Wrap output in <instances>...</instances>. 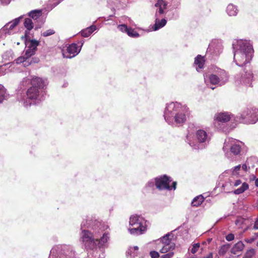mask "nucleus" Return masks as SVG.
<instances>
[{
    "label": "nucleus",
    "instance_id": "8fccbe9b",
    "mask_svg": "<svg viewBox=\"0 0 258 258\" xmlns=\"http://www.w3.org/2000/svg\"><path fill=\"white\" fill-rule=\"evenodd\" d=\"M174 255L173 252H169L163 255L161 258H171Z\"/></svg>",
    "mask_w": 258,
    "mask_h": 258
},
{
    "label": "nucleus",
    "instance_id": "9d476101",
    "mask_svg": "<svg viewBox=\"0 0 258 258\" xmlns=\"http://www.w3.org/2000/svg\"><path fill=\"white\" fill-rule=\"evenodd\" d=\"M130 225L132 228H130L128 230L132 235H140L146 231V221L140 216H132L130 219Z\"/></svg>",
    "mask_w": 258,
    "mask_h": 258
},
{
    "label": "nucleus",
    "instance_id": "49530a36",
    "mask_svg": "<svg viewBox=\"0 0 258 258\" xmlns=\"http://www.w3.org/2000/svg\"><path fill=\"white\" fill-rule=\"evenodd\" d=\"M29 61L28 62H31V64L32 63H38L39 61V59L38 57H34L31 58V56H29Z\"/></svg>",
    "mask_w": 258,
    "mask_h": 258
},
{
    "label": "nucleus",
    "instance_id": "052dcab7",
    "mask_svg": "<svg viewBox=\"0 0 258 258\" xmlns=\"http://www.w3.org/2000/svg\"><path fill=\"white\" fill-rule=\"evenodd\" d=\"M98 258H104V255H103V254H102V256H100H100H99V257Z\"/></svg>",
    "mask_w": 258,
    "mask_h": 258
},
{
    "label": "nucleus",
    "instance_id": "58836bf2",
    "mask_svg": "<svg viewBox=\"0 0 258 258\" xmlns=\"http://www.w3.org/2000/svg\"><path fill=\"white\" fill-rule=\"evenodd\" d=\"M255 253L254 249H250L246 251L243 258H251Z\"/></svg>",
    "mask_w": 258,
    "mask_h": 258
},
{
    "label": "nucleus",
    "instance_id": "4d7b16f0",
    "mask_svg": "<svg viewBox=\"0 0 258 258\" xmlns=\"http://www.w3.org/2000/svg\"><path fill=\"white\" fill-rule=\"evenodd\" d=\"M241 168H242L244 171H246L247 170V166L245 164H243L242 166H241Z\"/></svg>",
    "mask_w": 258,
    "mask_h": 258
},
{
    "label": "nucleus",
    "instance_id": "393cba45",
    "mask_svg": "<svg viewBox=\"0 0 258 258\" xmlns=\"http://www.w3.org/2000/svg\"><path fill=\"white\" fill-rule=\"evenodd\" d=\"M29 57H27L25 54L19 57L15 60V62L17 64H20L23 63V66L24 67H28L31 65V62H28Z\"/></svg>",
    "mask_w": 258,
    "mask_h": 258
},
{
    "label": "nucleus",
    "instance_id": "ea45409f",
    "mask_svg": "<svg viewBox=\"0 0 258 258\" xmlns=\"http://www.w3.org/2000/svg\"><path fill=\"white\" fill-rule=\"evenodd\" d=\"M54 33H55V31L53 29H50L47 30L46 31H45L43 32H42L41 35L43 36V37H48L49 36L54 34Z\"/></svg>",
    "mask_w": 258,
    "mask_h": 258
},
{
    "label": "nucleus",
    "instance_id": "473e14b6",
    "mask_svg": "<svg viewBox=\"0 0 258 258\" xmlns=\"http://www.w3.org/2000/svg\"><path fill=\"white\" fill-rule=\"evenodd\" d=\"M23 24L25 28L29 30H31L34 27L32 20L30 18H25Z\"/></svg>",
    "mask_w": 258,
    "mask_h": 258
},
{
    "label": "nucleus",
    "instance_id": "f257e3e1",
    "mask_svg": "<svg viewBox=\"0 0 258 258\" xmlns=\"http://www.w3.org/2000/svg\"><path fill=\"white\" fill-rule=\"evenodd\" d=\"M45 86V81L40 78H24L16 90L17 99L25 107L36 104L44 99Z\"/></svg>",
    "mask_w": 258,
    "mask_h": 258
},
{
    "label": "nucleus",
    "instance_id": "09e8293b",
    "mask_svg": "<svg viewBox=\"0 0 258 258\" xmlns=\"http://www.w3.org/2000/svg\"><path fill=\"white\" fill-rule=\"evenodd\" d=\"M225 238L227 241H231L234 239V235L232 233H229L226 236Z\"/></svg>",
    "mask_w": 258,
    "mask_h": 258
},
{
    "label": "nucleus",
    "instance_id": "cd10ccee",
    "mask_svg": "<svg viewBox=\"0 0 258 258\" xmlns=\"http://www.w3.org/2000/svg\"><path fill=\"white\" fill-rule=\"evenodd\" d=\"M30 18L34 20H36L42 15L41 10H34L30 11L28 14Z\"/></svg>",
    "mask_w": 258,
    "mask_h": 258
},
{
    "label": "nucleus",
    "instance_id": "c756f323",
    "mask_svg": "<svg viewBox=\"0 0 258 258\" xmlns=\"http://www.w3.org/2000/svg\"><path fill=\"white\" fill-rule=\"evenodd\" d=\"M23 16H21L19 17L14 19L13 21L7 23L6 24H9L8 27V29L11 32V30L13 29L19 23L21 19L23 18Z\"/></svg>",
    "mask_w": 258,
    "mask_h": 258
},
{
    "label": "nucleus",
    "instance_id": "f8f14e48",
    "mask_svg": "<svg viewBox=\"0 0 258 258\" xmlns=\"http://www.w3.org/2000/svg\"><path fill=\"white\" fill-rule=\"evenodd\" d=\"M83 44V42H81V44L79 47L78 46L77 44L75 43L69 44L68 46V44H66V49H64V47L61 49V52L63 57L67 58H72L74 57L80 52Z\"/></svg>",
    "mask_w": 258,
    "mask_h": 258
},
{
    "label": "nucleus",
    "instance_id": "423d86ee",
    "mask_svg": "<svg viewBox=\"0 0 258 258\" xmlns=\"http://www.w3.org/2000/svg\"><path fill=\"white\" fill-rule=\"evenodd\" d=\"M74 247L70 245H57L50 251L49 258H77Z\"/></svg>",
    "mask_w": 258,
    "mask_h": 258
},
{
    "label": "nucleus",
    "instance_id": "2eb2a0df",
    "mask_svg": "<svg viewBox=\"0 0 258 258\" xmlns=\"http://www.w3.org/2000/svg\"><path fill=\"white\" fill-rule=\"evenodd\" d=\"M171 181V177L166 174L156 177V188L159 190H171L169 185Z\"/></svg>",
    "mask_w": 258,
    "mask_h": 258
},
{
    "label": "nucleus",
    "instance_id": "7ed1b4c3",
    "mask_svg": "<svg viewBox=\"0 0 258 258\" xmlns=\"http://www.w3.org/2000/svg\"><path fill=\"white\" fill-rule=\"evenodd\" d=\"M234 61L236 65L243 67L250 63L253 54L252 44L249 40L236 39L232 42Z\"/></svg>",
    "mask_w": 258,
    "mask_h": 258
},
{
    "label": "nucleus",
    "instance_id": "c85d7f7f",
    "mask_svg": "<svg viewBox=\"0 0 258 258\" xmlns=\"http://www.w3.org/2000/svg\"><path fill=\"white\" fill-rule=\"evenodd\" d=\"M23 16H21L19 17L14 19L13 21L7 23L6 24H9L8 27V29L11 32V30L13 29L19 23L21 19L23 18Z\"/></svg>",
    "mask_w": 258,
    "mask_h": 258
},
{
    "label": "nucleus",
    "instance_id": "c9c22d12",
    "mask_svg": "<svg viewBox=\"0 0 258 258\" xmlns=\"http://www.w3.org/2000/svg\"><path fill=\"white\" fill-rule=\"evenodd\" d=\"M130 37L133 38H137L140 36L139 33H138L136 31H135L134 29L132 28H129L128 31L126 33Z\"/></svg>",
    "mask_w": 258,
    "mask_h": 258
},
{
    "label": "nucleus",
    "instance_id": "4468645a",
    "mask_svg": "<svg viewBox=\"0 0 258 258\" xmlns=\"http://www.w3.org/2000/svg\"><path fill=\"white\" fill-rule=\"evenodd\" d=\"M233 183V181L231 179H228L227 181L223 184L222 188L225 192H233L235 195H239L243 193L248 188V184L246 182H244L239 188L232 191V189L234 187Z\"/></svg>",
    "mask_w": 258,
    "mask_h": 258
},
{
    "label": "nucleus",
    "instance_id": "864d4df0",
    "mask_svg": "<svg viewBox=\"0 0 258 258\" xmlns=\"http://www.w3.org/2000/svg\"><path fill=\"white\" fill-rule=\"evenodd\" d=\"M1 4L3 5H8L11 2V0H0Z\"/></svg>",
    "mask_w": 258,
    "mask_h": 258
},
{
    "label": "nucleus",
    "instance_id": "7c9ffc66",
    "mask_svg": "<svg viewBox=\"0 0 258 258\" xmlns=\"http://www.w3.org/2000/svg\"><path fill=\"white\" fill-rule=\"evenodd\" d=\"M9 24H6L1 30H0V41L5 39L7 35H10L11 32L8 29V27Z\"/></svg>",
    "mask_w": 258,
    "mask_h": 258
},
{
    "label": "nucleus",
    "instance_id": "6e6d98bb",
    "mask_svg": "<svg viewBox=\"0 0 258 258\" xmlns=\"http://www.w3.org/2000/svg\"><path fill=\"white\" fill-rule=\"evenodd\" d=\"M213 255L212 252L209 253L207 255L204 257V258H213Z\"/></svg>",
    "mask_w": 258,
    "mask_h": 258
},
{
    "label": "nucleus",
    "instance_id": "f3484780",
    "mask_svg": "<svg viewBox=\"0 0 258 258\" xmlns=\"http://www.w3.org/2000/svg\"><path fill=\"white\" fill-rule=\"evenodd\" d=\"M234 116L231 113L229 112H221L215 114L214 116V120L217 122L226 123L228 121L235 122Z\"/></svg>",
    "mask_w": 258,
    "mask_h": 258
},
{
    "label": "nucleus",
    "instance_id": "4be33fe9",
    "mask_svg": "<svg viewBox=\"0 0 258 258\" xmlns=\"http://www.w3.org/2000/svg\"><path fill=\"white\" fill-rule=\"evenodd\" d=\"M244 247V244L241 241L235 244L231 249V252L233 254H237L241 252Z\"/></svg>",
    "mask_w": 258,
    "mask_h": 258
},
{
    "label": "nucleus",
    "instance_id": "a18cd8bd",
    "mask_svg": "<svg viewBox=\"0 0 258 258\" xmlns=\"http://www.w3.org/2000/svg\"><path fill=\"white\" fill-rule=\"evenodd\" d=\"M241 168V165H238L237 166H235L232 169V173L233 175H236L238 174V171L240 170Z\"/></svg>",
    "mask_w": 258,
    "mask_h": 258
},
{
    "label": "nucleus",
    "instance_id": "0eeeda50",
    "mask_svg": "<svg viewBox=\"0 0 258 258\" xmlns=\"http://www.w3.org/2000/svg\"><path fill=\"white\" fill-rule=\"evenodd\" d=\"M235 123L254 124L258 121V109L246 108L234 118Z\"/></svg>",
    "mask_w": 258,
    "mask_h": 258
},
{
    "label": "nucleus",
    "instance_id": "79ce46f5",
    "mask_svg": "<svg viewBox=\"0 0 258 258\" xmlns=\"http://www.w3.org/2000/svg\"><path fill=\"white\" fill-rule=\"evenodd\" d=\"M117 28L120 31L127 33L130 27H128L125 24H121L119 25Z\"/></svg>",
    "mask_w": 258,
    "mask_h": 258
},
{
    "label": "nucleus",
    "instance_id": "de8ad7c7",
    "mask_svg": "<svg viewBox=\"0 0 258 258\" xmlns=\"http://www.w3.org/2000/svg\"><path fill=\"white\" fill-rule=\"evenodd\" d=\"M150 255L152 258H158L159 256V253L156 251H151L150 252Z\"/></svg>",
    "mask_w": 258,
    "mask_h": 258
},
{
    "label": "nucleus",
    "instance_id": "e2e57ef3",
    "mask_svg": "<svg viewBox=\"0 0 258 258\" xmlns=\"http://www.w3.org/2000/svg\"><path fill=\"white\" fill-rule=\"evenodd\" d=\"M256 246H258V241L257 242Z\"/></svg>",
    "mask_w": 258,
    "mask_h": 258
},
{
    "label": "nucleus",
    "instance_id": "412c9836",
    "mask_svg": "<svg viewBox=\"0 0 258 258\" xmlns=\"http://www.w3.org/2000/svg\"><path fill=\"white\" fill-rule=\"evenodd\" d=\"M161 17H155V22L152 29L154 31H157L163 27L166 24L167 21L165 19H162L160 20Z\"/></svg>",
    "mask_w": 258,
    "mask_h": 258
},
{
    "label": "nucleus",
    "instance_id": "2f4dec72",
    "mask_svg": "<svg viewBox=\"0 0 258 258\" xmlns=\"http://www.w3.org/2000/svg\"><path fill=\"white\" fill-rule=\"evenodd\" d=\"M175 248V244L170 243L168 244L163 245L162 248L160 250V252L162 253H165L167 252H171V250Z\"/></svg>",
    "mask_w": 258,
    "mask_h": 258
},
{
    "label": "nucleus",
    "instance_id": "20e7f679",
    "mask_svg": "<svg viewBox=\"0 0 258 258\" xmlns=\"http://www.w3.org/2000/svg\"><path fill=\"white\" fill-rule=\"evenodd\" d=\"M187 110V107L180 103H168L164 111L165 120L170 125H181L186 120Z\"/></svg>",
    "mask_w": 258,
    "mask_h": 258
},
{
    "label": "nucleus",
    "instance_id": "4c0bfd02",
    "mask_svg": "<svg viewBox=\"0 0 258 258\" xmlns=\"http://www.w3.org/2000/svg\"><path fill=\"white\" fill-rule=\"evenodd\" d=\"M155 186L156 187V178L149 180L146 185L147 188L149 187L152 189H153Z\"/></svg>",
    "mask_w": 258,
    "mask_h": 258
},
{
    "label": "nucleus",
    "instance_id": "bf43d9fd",
    "mask_svg": "<svg viewBox=\"0 0 258 258\" xmlns=\"http://www.w3.org/2000/svg\"><path fill=\"white\" fill-rule=\"evenodd\" d=\"M255 185L258 187V178L255 180Z\"/></svg>",
    "mask_w": 258,
    "mask_h": 258
},
{
    "label": "nucleus",
    "instance_id": "f704fd0d",
    "mask_svg": "<svg viewBox=\"0 0 258 258\" xmlns=\"http://www.w3.org/2000/svg\"><path fill=\"white\" fill-rule=\"evenodd\" d=\"M170 234L167 233L160 239V241L162 242L163 245L168 244L170 243H174L171 241V240L169 238Z\"/></svg>",
    "mask_w": 258,
    "mask_h": 258
},
{
    "label": "nucleus",
    "instance_id": "a211bd4d",
    "mask_svg": "<svg viewBox=\"0 0 258 258\" xmlns=\"http://www.w3.org/2000/svg\"><path fill=\"white\" fill-rule=\"evenodd\" d=\"M104 231V230L103 231ZM101 236L96 237V240L97 242V248L104 247L107 246L108 240L109 239V234L108 233L102 232L101 233Z\"/></svg>",
    "mask_w": 258,
    "mask_h": 258
},
{
    "label": "nucleus",
    "instance_id": "e433bc0d",
    "mask_svg": "<svg viewBox=\"0 0 258 258\" xmlns=\"http://www.w3.org/2000/svg\"><path fill=\"white\" fill-rule=\"evenodd\" d=\"M229 247L230 246L229 244L223 245L220 247V248L219 249V254L220 255H224L228 250Z\"/></svg>",
    "mask_w": 258,
    "mask_h": 258
},
{
    "label": "nucleus",
    "instance_id": "3c124183",
    "mask_svg": "<svg viewBox=\"0 0 258 258\" xmlns=\"http://www.w3.org/2000/svg\"><path fill=\"white\" fill-rule=\"evenodd\" d=\"M241 183V181L240 179H237L235 181H233V187L237 186Z\"/></svg>",
    "mask_w": 258,
    "mask_h": 258
},
{
    "label": "nucleus",
    "instance_id": "a878e982",
    "mask_svg": "<svg viewBox=\"0 0 258 258\" xmlns=\"http://www.w3.org/2000/svg\"><path fill=\"white\" fill-rule=\"evenodd\" d=\"M205 200V198L202 195H199L194 198L191 205L192 207H198L200 206Z\"/></svg>",
    "mask_w": 258,
    "mask_h": 258
},
{
    "label": "nucleus",
    "instance_id": "c03bdc74",
    "mask_svg": "<svg viewBox=\"0 0 258 258\" xmlns=\"http://www.w3.org/2000/svg\"><path fill=\"white\" fill-rule=\"evenodd\" d=\"M199 247H200V244L199 243H195L192 245V247L191 248V252L193 254L195 253L196 252H197Z\"/></svg>",
    "mask_w": 258,
    "mask_h": 258
},
{
    "label": "nucleus",
    "instance_id": "a19ab883",
    "mask_svg": "<svg viewBox=\"0 0 258 258\" xmlns=\"http://www.w3.org/2000/svg\"><path fill=\"white\" fill-rule=\"evenodd\" d=\"M258 237V233H254L250 238L245 239V241L248 243H251L253 242Z\"/></svg>",
    "mask_w": 258,
    "mask_h": 258
},
{
    "label": "nucleus",
    "instance_id": "9b49d317",
    "mask_svg": "<svg viewBox=\"0 0 258 258\" xmlns=\"http://www.w3.org/2000/svg\"><path fill=\"white\" fill-rule=\"evenodd\" d=\"M241 143L234 139L227 138L225 139L223 147L226 156L230 158V155L236 156L240 154L241 150Z\"/></svg>",
    "mask_w": 258,
    "mask_h": 258
},
{
    "label": "nucleus",
    "instance_id": "5701e85b",
    "mask_svg": "<svg viewBox=\"0 0 258 258\" xmlns=\"http://www.w3.org/2000/svg\"><path fill=\"white\" fill-rule=\"evenodd\" d=\"M195 64L196 66V70L199 72V69L203 68L205 63L204 57L201 55H198L195 59Z\"/></svg>",
    "mask_w": 258,
    "mask_h": 258
},
{
    "label": "nucleus",
    "instance_id": "603ef678",
    "mask_svg": "<svg viewBox=\"0 0 258 258\" xmlns=\"http://www.w3.org/2000/svg\"><path fill=\"white\" fill-rule=\"evenodd\" d=\"M253 229H258V218H256L253 226Z\"/></svg>",
    "mask_w": 258,
    "mask_h": 258
},
{
    "label": "nucleus",
    "instance_id": "72a5a7b5",
    "mask_svg": "<svg viewBox=\"0 0 258 258\" xmlns=\"http://www.w3.org/2000/svg\"><path fill=\"white\" fill-rule=\"evenodd\" d=\"M139 248L137 246L130 247L126 252L127 255H130L131 257H134L138 254Z\"/></svg>",
    "mask_w": 258,
    "mask_h": 258
},
{
    "label": "nucleus",
    "instance_id": "13d9d810",
    "mask_svg": "<svg viewBox=\"0 0 258 258\" xmlns=\"http://www.w3.org/2000/svg\"><path fill=\"white\" fill-rule=\"evenodd\" d=\"M41 27H42V25L37 24V25H36L35 26V27H34V29L35 30H37L39 29H40Z\"/></svg>",
    "mask_w": 258,
    "mask_h": 258
},
{
    "label": "nucleus",
    "instance_id": "aec40b11",
    "mask_svg": "<svg viewBox=\"0 0 258 258\" xmlns=\"http://www.w3.org/2000/svg\"><path fill=\"white\" fill-rule=\"evenodd\" d=\"M226 12L229 17H236L239 12L238 7L233 4H229L226 7Z\"/></svg>",
    "mask_w": 258,
    "mask_h": 258
},
{
    "label": "nucleus",
    "instance_id": "39448f33",
    "mask_svg": "<svg viewBox=\"0 0 258 258\" xmlns=\"http://www.w3.org/2000/svg\"><path fill=\"white\" fill-rule=\"evenodd\" d=\"M196 139L194 140V136L188 132L185 140L186 142L195 150L205 148L210 140V137L208 135L207 132L203 130L197 131L196 133Z\"/></svg>",
    "mask_w": 258,
    "mask_h": 258
},
{
    "label": "nucleus",
    "instance_id": "1a4fd4ad",
    "mask_svg": "<svg viewBox=\"0 0 258 258\" xmlns=\"http://www.w3.org/2000/svg\"><path fill=\"white\" fill-rule=\"evenodd\" d=\"M253 73L249 66H246L243 72L235 76V83L237 86L252 87Z\"/></svg>",
    "mask_w": 258,
    "mask_h": 258
},
{
    "label": "nucleus",
    "instance_id": "6ab92c4d",
    "mask_svg": "<svg viewBox=\"0 0 258 258\" xmlns=\"http://www.w3.org/2000/svg\"><path fill=\"white\" fill-rule=\"evenodd\" d=\"M167 4L163 0H158L155 6L158 9L156 10L155 17H161L160 15L164 13V10L167 8Z\"/></svg>",
    "mask_w": 258,
    "mask_h": 258
},
{
    "label": "nucleus",
    "instance_id": "b1692460",
    "mask_svg": "<svg viewBox=\"0 0 258 258\" xmlns=\"http://www.w3.org/2000/svg\"><path fill=\"white\" fill-rule=\"evenodd\" d=\"M97 29L95 25H92L90 27L86 28L82 30L80 33L82 36L84 37H88L93 32H94Z\"/></svg>",
    "mask_w": 258,
    "mask_h": 258
},
{
    "label": "nucleus",
    "instance_id": "5fc2aeb1",
    "mask_svg": "<svg viewBox=\"0 0 258 258\" xmlns=\"http://www.w3.org/2000/svg\"><path fill=\"white\" fill-rule=\"evenodd\" d=\"M176 184H177V183L175 181H173L172 183V185L171 186H170L171 188V190L172 189H173L174 190H175L176 188Z\"/></svg>",
    "mask_w": 258,
    "mask_h": 258
},
{
    "label": "nucleus",
    "instance_id": "bb28decb",
    "mask_svg": "<svg viewBox=\"0 0 258 258\" xmlns=\"http://www.w3.org/2000/svg\"><path fill=\"white\" fill-rule=\"evenodd\" d=\"M9 96V95L6 88L0 84V103H2L4 100H7Z\"/></svg>",
    "mask_w": 258,
    "mask_h": 258
},
{
    "label": "nucleus",
    "instance_id": "680f3d73",
    "mask_svg": "<svg viewBox=\"0 0 258 258\" xmlns=\"http://www.w3.org/2000/svg\"><path fill=\"white\" fill-rule=\"evenodd\" d=\"M211 240H212V239H210V238L208 239V243H210Z\"/></svg>",
    "mask_w": 258,
    "mask_h": 258
},
{
    "label": "nucleus",
    "instance_id": "6e6552de",
    "mask_svg": "<svg viewBox=\"0 0 258 258\" xmlns=\"http://www.w3.org/2000/svg\"><path fill=\"white\" fill-rule=\"evenodd\" d=\"M215 74H212L205 77V82L209 81L212 85L220 86L224 85L229 80L228 73L224 70L217 68L214 70Z\"/></svg>",
    "mask_w": 258,
    "mask_h": 258
},
{
    "label": "nucleus",
    "instance_id": "37998d69",
    "mask_svg": "<svg viewBox=\"0 0 258 258\" xmlns=\"http://www.w3.org/2000/svg\"><path fill=\"white\" fill-rule=\"evenodd\" d=\"M30 31V30L26 29L25 31L24 35L22 36L21 37V38L23 40H24V42H25V40H31L30 38H29Z\"/></svg>",
    "mask_w": 258,
    "mask_h": 258
},
{
    "label": "nucleus",
    "instance_id": "f03ea898",
    "mask_svg": "<svg viewBox=\"0 0 258 258\" xmlns=\"http://www.w3.org/2000/svg\"><path fill=\"white\" fill-rule=\"evenodd\" d=\"M81 232L80 241L87 250H97L96 237H100L104 230V224H102L95 217L87 216L81 225Z\"/></svg>",
    "mask_w": 258,
    "mask_h": 258
},
{
    "label": "nucleus",
    "instance_id": "dca6fc26",
    "mask_svg": "<svg viewBox=\"0 0 258 258\" xmlns=\"http://www.w3.org/2000/svg\"><path fill=\"white\" fill-rule=\"evenodd\" d=\"M26 48L25 55L29 56L34 55L37 50V46L40 44V41L35 39L25 40Z\"/></svg>",
    "mask_w": 258,
    "mask_h": 258
},
{
    "label": "nucleus",
    "instance_id": "ddd939ff",
    "mask_svg": "<svg viewBox=\"0 0 258 258\" xmlns=\"http://www.w3.org/2000/svg\"><path fill=\"white\" fill-rule=\"evenodd\" d=\"M222 51L223 46L221 43L218 41H213L209 44L206 55L210 59H214L218 56Z\"/></svg>",
    "mask_w": 258,
    "mask_h": 258
}]
</instances>
